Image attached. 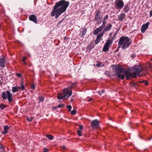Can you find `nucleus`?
<instances>
[{
	"mask_svg": "<svg viewBox=\"0 0 152 152\" xmlns=\"http://www.w3.org/2000/svg\"><path fill=\"white\" fill-rule=\"evenodd\" d=\"M69 5V2L64 0L61 1L56 3L51 12V16L53 17L55 15V18H57L65 11Z\"/></svg>",
	"mask_w": 152,
	"mask_h": 152,
	"instance_id": "1",
	"label": "nucleus"
},
{
	"mask_svg": "<svg viewBox=\"0 0 152 152\" xmlns=\"http://www.w3.org/2000/svg\"><path fill=\"white\" fill-rule=\"evenodd\" d=\"M131 69L129 68L127 69H125L122 67H119L117 69L115 75L117 76L118 78L123 80L125 77V75L126 79H128L132 77L131 72Z\"/></svg>",
	"mask_w": 152,
	"mask_h": 152,
	"instance_id": "2",
	"label": "nucleus"
},
{
	"mask_svg": "<svg viewBox=\"0 0 152 152\" xmlns=\"http://www.w3.org/2000/svg\"><path fill=\"white\" fill-rule=\"evenodd\" d=\"M132 41L127 37H122L120 39L118 42V47L125 49L131 44Z\"/></svg>",
	"mask_w": 152,
	"mask_h": 152,
	"instance_id": "3",
	"label": "nucleus"
},
{
	"mask_svg": "<svg viewBox=\"0 0 152 152\" xmlns=\"http://www.w3.org/2000/svg\"><path fill=\"white\" fill-rule=\"evenodd\" d=\"M69 88H65L62 90L63 93H59L57 94V99H63L64 98L67 99L72 94V91H69L68 89Z\"/></svg>",
	"mask_w": 152,
	"mask_h": 152,
	"instance_id": "4",
	"label": "nucleus"
},
{
	"mask_svg": "<svg viewBox=\"0 0 152 152\" xmlns=\"http://www.w3.org/2000/svg\"><path fill=\"white\" fill-rule=\"evenodd\" d=\"M142 67L140 65H136L134 66V78L137 76H141L142 75L139 74L143 71Z\"/></svg>",
	"mask_w": 152,
	"mask_h": 152,
	"instance_id": "5",
	"label": "nucleus"
},
{
	"mask_svg": "<svg viewBox=\"0 0 152 152\" xmlns=\"http://www.w3.org/2000/svg\"><path fill=\"white\" fill-rule=\"evenodd\" d=\"M12 95V94L9 91H6L5 92H3L2 93V97L3 99L4 100L7 98L9 102L13 100Z\"/></svg>",
	"mask_w": 152,
	"mask_h": 152,
	"instance_id": "6",
	"label": "nucleus"
},
{
	"mask_svg": "<svg viewBox=\"0 0 152 152\" xmlns=\"http://www.w3.org/2000/svg\"><path fill=\"white\" fill-rule=\"evenodd\" d=\"M91 126L93 129H96L99 127V123L97 119L93 121L91 123Z\"/></svg>",
	"mask_w": 152,
	"mask_h": 152,
	"instance_id": "7",
	"label": "nucleus"
},
{
	"mask_svg": "<svg viewBox=\"0 0 152 152\" xmlns=\"http://www.w3.org/2000/svg\"><path fill=\"white\" fill-rule=\"evenodd\" d=\"M6 61V59L3 56L0 57V66L2 68L5 66V64Z\"/></svg>",
	"mask_w": 152,
	"mask_h": 152,
	"instance_id": "8",
	"label": "nucleus"
},
{
	"mask_svg": "<svg viewBox=\"0 0 152 152\" xmlns=\"http://www.w3.org/2000/svg\"><path fill=\"white\" fill-rule=\"evenodd\" d=\"M150 24V23L148 22L147 23L144 24H143L141 28V31L142 33H144L148 28L149 25Z\"/></svg>",
	"mask_w": 152,
	"mask_h": 152,
	"instance_id": "9",
	"label": "nucleus"
},
{
	"mask_svg": "<svg viewBox=\"0 0 152 152\" xmlns=\"http://www.w3.org/2000/svg\"><path fill=\"white\" fill-rule=\"evenodd\" d=\"M116 5L118 8L121 9L123 7L124 4L122 0H118L116 2Z\"/></svg>",
	"mask_w": 152,
	"mask_h": 152,
	"instance_id": "10",
	"label": "nucleus"
},
{
	"mask_svg": "<svg viewBox=\"0 0 152 152\" xmlns=\"http://www.w3.org/2000/svg\"><path fill=\"white\" fill-rule=\"evenodd\" d=\"M104 34V33H102L97 36L96 39L95 40V42L96 44H97L101 40V38L103 36Z\"/></svg>",
	"mask_w": 152,
	"mask_h": 152,
	"instance_id": "11",
	"label": "nucleus"
},
{
	"mask_svg": "<svg viewBox=\"0 0 152 152\" xmlns=\"http://www.w3.org/2000/svg\"><path fill=\"white\" fill-rule=\"evenodd\" d=\"M29 19L35 23H37V19L36 16L34 15H32L30 16L29 17Z\"/></svg>",
	"mask_w": 152,
	"mask_h": 152,
	"instance_id": "12",
	"label": "nucleus"
},
{
	"mask_svg": "<svg viewBox=\"0 0 152 152\" xmlns=\"http://www.w3.org/2000/svg\"><path fill=\"white\" fill-rule=\"evenodd\" d=\"M103 29L102 26H100V27L97 28L94 31V34L96 35L98 34Z\"/></svg>",
	"mask_w": 152,
	"mask_h": 152,
	"instance_id": "13",
	"label": "nucleus"
},
{
	"mask_svg": "<svg viewBox=\"0 0 152 152\" xmlns=\"http://www.w3.org/2000/svg\"><path fill=\"white\" fill-rule=\"evenodd\" d=\"M112 25L110 23L108 24L103 30V32L107 31H109L112 28Z\"/></svg>",
	"mask_w": 152,
	"mask_h": 152,
	"instance_id": "14",
	"label": "nucleus"
},
{
	"mask_svg": "<svg viewBox=\"0 0 152 152\" xmlns=\"http://www.w3.org/2000/svg\"><path fill=\"white\" fill-rule=\"evenodd\" d=\"M126 15L124 14L121 13L118 16V20L122 21L125 18Z\"/></svg>",
	"mask_w": 152,
	"mask_h": 152,
	"instance_id": "15",
	"label": "nucleus"
},
{
	"mask_svg": "<svg viewBox=\"0 0 152 152\" xmlns=\"http://www.w3.org/2000/svg\"><path fill=\"white\" fill-rule=\"evenodd\" d=\"M9 129V127L7 126H4V131L2 132V133L5 134L8 132L7 130Z\"/></svg>",
	"mask_w": 152,
	"mask_h": 152,
	"instance_id": "16",
	"label": "nucleus"
},
{
	"mask_svg": "<svg viewBox=\"0 0 152 152\" xmlns=\"http://www.w3.org/2000/svg\"><path fill=\"white\" fill-rule=\"evenodd\" d=\"M109 46L105 44L103 49V51L104 52L108 51L109 50Z\"/></svg>",
	"mask_w": 152,
	"mask_h": 152,
	"instance_id": "17",
	"label": "nucleus"
},
{
	"mask_svg": "<svg viewBox=\"0 0 152 152\" xmlns=\"http://www.w3.org/2000/svg\"><path fill=\"white\" fill-rule=\"evenodd\" d=\"M21 86H17L18 91L20 90H24L25 89V86L23 85V82L21 83Z\"/></svg>",
	"mask_w": 152,
	"mask_h": 152,
	"instance_id": "18",
	"label": "nucleus"
},
{
	"mask_svg": "<svg viewBox=\"0 0 152 152\" xmlns=\"http://www.w3.org/2000/svg\"><path fill=\"white\" fill-rule=\"evenodd\" d=\"M100 15L99 13V12H97L95 16V20L96 21H97L100 18Z\"/></svg>",
	"mask_w": 152,
	"mask_h": 152,
	"instance_id": "19",
	"label": "nucleus"
},
{
	"mask_svg": "<svg viewBox=\"0 0 152 152\" xmlns=\"http://www.w3.org/2000/svg\"><path fill=\"white\" fill-rule=\"evenodd\" d=\"M86 32V29H84L83 30L80 34V36L83 37L84 36Z\"/></svg>",
	"mask_w": 152,
	"mask_h": 152,
	"instance_id": "20",
	"label": "nucleus"
},
{
	"mask_svg": "<svg viewBox=\"0 0 152 152\" xmlns=\"http://www.w3.org/2000/svg\"><path fill=\"white\" fill-rule=\"evenodd\" d=\"M94 46V45H88L87 47V48L88 50H91L92 48H93Z\"/></svg>",
	"mask_w": 152,
	"mask_h": 152,
	"instance_id": "21",
	"label": "nucleus"
},
{
	"mask_svg": "<svg viewBox=\"0 0 152 152\" xmlns=\"http://www.w3.org/2000/svg\"><path fill=\"white\" fill-rule=\"evenodd\" d=\"M112 42L113 40L112 39H109L105 44L109 46L112 43Z\"/></svg>",
	"mask_w": 152,
	"mask_h": 152,
	"instance_id": "22",
	"label": "nucleus"
},
{
	"mask_svg": "<svg viewBox=\"0 0 152 152\" xmlns=\"http://www.w3.org/2000/svg\"><path fill=\"white\" fill-rule=\"evenodd\" d=\"M12 91L13 93H15V92L18 91V90L17 88V87L15 86V87H13L12 88Z\"/></svg>",
	"mask_w": 152,
	"mask_h": 152,
	"instance_id": "23",
	"label": "nucleus"
},
{
	"mask_svg": "<svg viewBox=\"0 0 152 152\" xmlns=\"http://www.w3.org/2000/svg\"><path fill=\"white\" fill-rule=\"evenodd\" d=\"M46 137L50 140H52L53 139V136L50 134H47Z\"/></svg>",
	"mask_w": 152,
	"mask_h": 152,
	"instance_id": "24",
	"label": "nucleus"
},
{
	"mask_svg": "<svg viewBox=\"0 0 152 152\" xmlns=\"http://www.w3.org/2000/svg\"><path fill=\"white\" fill-rule=\"evenodd\" d=\"M129 9L128 6H126L124 8V11L126 12H127L129 10Z\"/></svg>",
	"mask_w": 152,
	"mask_h": 152,
	"instance_id": "25",
	"label": "nucleus"
},
{
	"mask_svg": "<svg viewBox=\"0 0 152 152\" xmlns=\"http://www.w3.org/2000/svg\"><path fill=\"white\" fill-rule=\"evenodd\" d=\"M106 23L107 22L106 21V20H103L102 22V25L101 26H102L103 28H104V26H105Z\"/></svg>",
	"mask_w": 152,
	"mask_h": 152,
	"instance_id": "26",
	"label": "nucleus"
},
{
	"mask_svg": "<svg viewBox=\"0 0 152 152\" xmlns=\"http://www.w3.org/2000/svg\"><path fill=\"white\" fill-rule=\"evenodd\" d=\"M39 103H40L41 102H43L44 100V98L43 97H39Z\"/></svg>",
	"mask_w": 152,
	"mask_h": 152,
	"instance_id": "27",
	"label": "nucleus"
},
{
	"mask_svg": "<svg viewBox=\"0 0 152 152\" xmlns=\"http://www.w3.org/2000/svg\"><path fill=\"white\" fill-rule=\"evenodd\" d=\"M66 107L68 108V110L69 111H71V110L72 108L71 106L70 105H68Z\"/></svg>",
	"mask_w": 152,
	"mask_h": 152,
	"instance_id": "28",
	"label": "nucleus"
},
{
	"mask_svg": "<svg viewBox=\"0 0 152 152\" xmlns=\"http://www.w3.org/2000/svg\"><path fill=\"white\" fill-rule=\"evenodd\" d=\"M77 112V111L75 110H74L71 111V114L72 115H75Z\"/></svg>",
	"mask_w": 152,
	"mask_h": 152,
	"instance_id": "29",
	"label": "nucleus"
},
{
	"mask_svg": "<svg viewBox=\"0 0 152 152\" xmlns=\"http://www.w3.org/2000/svg\"><path fill=\"white\" fill-rule=\"evenodd\" d=\"M0 107L1 109L2 110L5 107V105L3 104H1L0 105Z\"/></svg>",
	"mask_w": 152,
	"mask_h": 152,
	"instance_id": "30",
	"label": "nucleus"
},
{
	"mask_svg": "<svg viewBox=\"0 0 152 152\" xmlns=\"http://www.w3.org/2000/svg\"><path fill=\"white\" fill-rule=\"evenodd\" d=\"M109 17V15H106L104 17L103 19V20H106Z\"/></svg>",
	"mask_w": 152,
	"mask_h": 152,
	"instance_id": "31",
	"label": "nucleus"
},
{
	"mask_svg": "<svg viewBox=\"0 0 152 152\" xmlns=\"http://www.w3.org/2000/svg\"><path fill=\"white\" fill-rule=\"evenodd\" d=\"M33 117L31 118H27V120L29 121H31L33 119Z\"/></svg>",
	"mask_w": 152,
	"mask_h": 152,
	"instance_id": "32",
	"label": "nucleus"
},
{
	"mask_svg": "<svg viewBox=\"0 0 152 152\" xmlns=\"http://www.w3.org/2000/svg\"><path fill=\"white\" fill-rule=\"evenodd\" d=\"M49 151V149L47 148H44L43 149L44 152H48Z\"/></svg>",
	"mask_w": 152,
	"mask_h": 152,
	"instance_id": "33",
	"label": "nucleus"
},
{
	"mask_svg": "<svg viewBox=\"0 0 152 152\" xmlns=\"http://www.w3.org/2000/svg\"><path fill=\"white\" fill-rule=\"evenodd\" d=\"M104 90H102L101 92L99 91L98 93L100 94V95H101L102 94L104 93Z\"/></svg>",
	"mask_w": 152,
	"mask_h": 152,
	"instance_id": "34",
	"label": "nucleus"
},
{
	"mask_svg": "<svg viewBox=\"0 0 152 152\" xmlns=\"http://www.w3.org/2000/svg\"><path fill=\"white\" fill-rule=\"evenodd\" d=\"M64 106V104H60L58 105L57 106V107H58V108L61 107H62Z\"/></svg>",
	"mask_w": 152,
	"mask_h": 152,
	"instance_id": "35",
	"label": "nucleus"
},
{
	"mask_svg": "<svg viewBox=\"0 0 152 152\" xmlns=\"http://www.w3.org/2000/svg\"><path fill=\"white\" fill-rule=\"evenodd\" d=\"M35 87V86L34 84H33L31 86V88L33 89H34Z\"/></svg>",
	"mask_w": 152,
	"mask_h": 152,
	"instance_id": "36",
	"label": "nucleus"
},
{
	"mask_svg": "<svg viewBox=\"0 0 152 152\" xmlns=\"http://www.w3.org/2000/svg\"><path fill=\"white\" fill-rule=\"evenodd\" d=\"M4 147H3V145L0 143V149H4Z\"/></svg>",
	"mask_w": 152,
	"mask_h": 152,
	"instance_id": "37",
	"label": "nucleus"
},
{
	"mask_svg": "<svg viewBox=\"0 0 152 152\" xmlns=\"http://www.w3.org/2000/svg\"><path fill=\"white\" fill-rule=\"evenodd\" d=\"M75 86V83H73L72 84V85L70 86V88H72L73 87H74Z\"/></svg>",
	"mask_w": 152,
	"mask_h": 152,
	"instance_id": "38",
	"label": "nucleus"
},
{
	"mask_svg": "<svg viewBox=\"0 0 152 152\" xmlns=\"http://www.w3.org/2000/svg\"><path fill=\"white\" fill-rule=\"evenodd\" d=\"M144 83L145 84V85H147V84H148V81H145H145H144Z\"/></svg>",
	"mask_w": 152,
	"mask_h": 152,
	"instance_id": "39",
	"label": "nucleus"
},
{
	"mask_svg": "<svg viewBox=\"0 0 152 152\" xmlns=\"http://www.w3.org/2000/svg\"><path fill=\"white\" fill-rule=\"evenodd\" d=\"M83 129V126L82 125H80L79 126V129L80 130H82Z\"/></svg>",
	"mask_w": 152,
	"mask_h": 152,
	"instance_id": "40",
	"label": "nucleus"
},
{
	"mask_svg": "<svg viewBox=\"0 0 152 152\" xmlns=\"http://www.w3.org/2000/svg\"><path fill=\"white\" fill-rule=\"evenodd\" d=\"M88 98H87L86 100L88 101H89V102H91L93 100V99H92V98H90L88 100Z\"/></svg>",
	"mask_w": 152,
	"mask_h": 152,
	"instance_id": "41",
	"label": "nucleus"
},
{
	"mask_svg": "<svg viewBox=\"0 0 152 152\" xmlns=\"http://www.w3.org/2000/svg\"><path fill=\"white\" fill-rule=\"evenodd\" d=\"M19 77H20L21 76V75L20 73H17L16 74Z\"/></svg>",
	"mask_w": 152,
	"mask_h": 152,
	"instance_id": "42",
	"label": "nucleus"
},
{
	"mask_svg": "<svg viewBox=\"0 0 152 152\" xmlns=\"http://www.w3.org/2000/svg\"><path fill=\"white\" fill-rule=\"evenodd\" d=\"M26 59V57H23V59H22V61H24Z\"/></svg>",
	"mask_w": 152,
	"mask_h": 152,
	"instance_id": "43",
	"label": "nucleus"
},
{
	"mask_svg": "<svg viewBox=\"0 0 152 152\" xmlns=\"http://www.w3.org/2000/svg\"><path fill=\"white\" fill-rule=\"evenodd\" d=\"M152 16V10L150 12V17Z\"/></svg>",
	"mask_w": 152,
	"mask_h": 152,
	"instance_id": "44",
	"label": "nucleus"
},
{
	"mask_svg": "<svg viewBox=\"0 0 152 152\" xmlns=\"http://www.w3.org/2000/svg\"><path fill=\"white\" fill-rule=\"evenodd\" d=\"M100 64L98 63V64H96V66H97L98 67H99L100 66Z\"/></svg>",
	"mask_w": 152,
	"mask_h": 152,
	"instance_id": "45",
	"label": "nucleus"
},
{
	"mask_svg": "<svg viewBox=\"0 0 152 152\" xmlns=\"http://www.w3.org/2000/svg\"><path fill=\"white\" fill-rule=\"evenodd\" d=\"M77 133H78V134L79 136H81V133L77 132Z\"/></svg>",
	"mask_w": 152,
	"mask_h": 152,
	"instance_id": "46",
	"label": "nucleus"
},
{
	"mask_svg": "<svg viewBox=\"0 0 152 152\" xmlns=\"http://www.w3.org/2000/svg\"><path fill=\"white\" fill-rule=\"evenodd\" d=\"M82 132V131L81 130L77 131V132H80V133H81Z\"/></svg>",
	"mask_w": 152,
	"mask_h": 152,
	"instance_id": "47",
	"label": "nucleus"
},
{
	"mask_svg": "<svg viewBox=\"0 0 152 152\" xmlns=\"http://www.w3.org/2000/svg\"><path fill=\"white\" fill-rule=\"evenodd\" d=\"M66 148V147L65 146H62V148L65 149Z\"/></svg>",
	"mask_w": 152,
	"mask_h": 152,
	"instance_id": "48",
	"label": "nucleus"
},
{
	"mask_svg": "<svg viewBox=\"0 0 152 152\" xmlns=\"http://www.w3.org/2000/svg\"><path fill=\"white\" fill-rule=\"evenodd\" d=\"M57 108V107H53V109H56Z\"/></svg>",
	"mask_w": 152,
	"mask_h": 152,
	"instance_id": "49",
	"label": "nucleus"
},
{
	"mask_svg": "<svg viewBox=\"0 0 152 152\" xmlns=\"http://www.w3.org/2000/svg\"><path fill=\"white\" fill-rule=\"evenodd\" d=\"M144 81H145V80H142L141 81H140V82L141 83H144Z\"/></svg>",
	"mask_w": 152,
	"mask_h": 152,
	"instance_id": "50",
	"label": "nucleus"
},
{
	"mask_svg": "<svg viewBox=\"0 0 152 152\" xmlns=\"http://www.w3.org/2000/svg\"><path fill=\"white\" fill-rule=\"evenodd\" d=\"M23 63L25 64V65H26V62L24 61H23Z\"/></svg>",
	"mask_w": 152,
	"mask_h": 152,
	"instance_id": "51",
	"label": "nucleus"
},
{
	"mask_svg": "<svg viewBox=\"0 0 152 152\" xmlns=\"http://www.w3.org/2000/svg\"><path fill=\"white\" fill-rule=\"evenodd\" d=\"M115 37V35L114 36H113V39H114Z\"/></svg>",
	"mask_w": 152,
	"mask_h": 152,
	"instance_id": "52",
	"label": "nucleus"
},
{
	"mask_svg": "<svg viewBox=\"0 0 152 152\" xmlns=\"http://www.w3.org/2000/svg\"><path fill=\"white\" fill-rule=\"evenodd\" d=\"M101 22V20L100 22H98V24H100Z\"/></svg>",
	"mask_w": 152,
	"mask_h": 152,
	"instance_id": "53",
	"label": "nucleus"
},
{
	"mask_svg": "<svg viewBox=\"0 0 152 152\" xmlns=\"http://www.w3.org/2000/svg\"><path fill=\"white\" fill-rule=\"evenodd\" d=\"M133 85H134V86L136 85V84H135V83H134Z\"/></svg>",
	"mask_w": 152,
	"mask_h": 152,
	"instance_id": "54",
	"label": "nucleus"
},
{
	"mask_svg": "<svg viewBox=\"0 0 152 152\" xmlns=\"http://www.w3.org/2000/svg\"><path fill=\"white\" fill-rule=\"evenodd\" d=\"M3 151L4 152H5V151H4V149H3Z\"/></svg>",
	"mask_w": 152,
	"mask_h": 152,
	"instance_id": "55",
	"label": "nucleus"
},
{
	"mask_svg": "<svg viewBox=\"0 0 152 152\" xmlns=\"http://www.w3.org/2000/svg\"><path fill=\"white\" fill-rule=\"evenodd\" d=\"M71 101H73V99H71Z\"/></svg>",
	"mask_w": 152,
	"mask_h": 152,
	"instance_id": "56",
	"label": "nucleus"
},
{
	"mask_svg": "<svg viewBox=\"0 0 152 152\" xmlns=\"http://www.w3.org/2000/svg\"><path fill=\"white\" fill-rule=\"evenodd\" d=\"M150 124H151V125H152V123H150Z\"/></svg>",
	"mask_w": 152,
	"mask_h": 152,
	"instance_id": "57",
	"label": "nucleus"
},
{
	"mask_svg": "<svg viewBox=\"0 0 152 152\" xmlns=\"http://www.w3.org/2000/svg\"><path fill=\"white\" fill-rule=\"evenodd\" d=\"M151 138H150L149 139V140H151Z\"/></svg>",
	"mask_w": 152,
	"mask_h": 152,
	"instance_id": "58",
	"label": "nucleus"
}]
</instances>
